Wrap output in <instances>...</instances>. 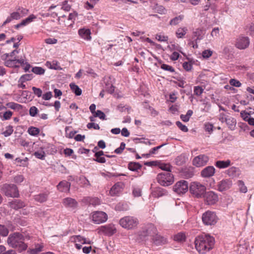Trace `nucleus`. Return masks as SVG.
Listing matches in <instances>:
<instances>
[{"mask_svg": "<svg viewBox=\"0 0 254 254\" xmlns=\"http://www.w3.org/2000/svg\"><path fill=\"white\" fill-rule=\"evenodd\" d=\"M9 231L6 227L3 225L0 224V235L2 237H6L8 235Z\"/></svg>", "mask_w": 254, "mask_h": 254, "instance_id": "nucleus-40", "label": "nucleus"}, {"mask_svg": "<svg viewBox=\"0 0 254 254\" xmlns=\"http://www.w3.org/2000/svg\"><path fill=\"white\" fill-rule=\"evenodd\" d=\"M186 237L183 233H179L174 236V240L176 241H182L185 240Z\"/></svg>", "mask_w": 254, "mask_h": 254, "instance_id": "nucleus-53", "label": "nucleus"}, {"mask_svg": "<svg viewBox=\"0 0 254 254\" xmlns=\"http://www.w3.org/2000/svg\"><path fill=\"white\" fill-rule=\"evenodd\" d=\"M141 189L137 187H134L132 190V194L134 197H138L141 195Z\"/></svg>", "mask_w": 254, "mask_h": 254, "instance_id": "nucleus-57", "label": "nucleus"}, {"mask_svg": "<svg viewBox=\"0 0 254 254\" xmlns=\"http://www.w3.org/2000/svg\"><path fill=\"white\" fill-rule=\"evenodd\" d=\"M173 190L178 194L185 193L188 190V183L184 180L180 181L174 186Z\"/></svg>", "mask_w": 254, "mask_h": 254, "instance_id": "nucleus-12", "label": "nucleus"}, {"mask_svg": "<svg viewBox=\"0 0 254 254\" xmlns=\"http://www.w3.org/2000/svg\"><path fill=\"white\" fill-rule=\"evenodd\" d=\"M156 39L160 42H167L168 40V37L161 34H157L156 35Z\"/></svg>", "mask_w": 254, "mask_h": 254, "instance_id": "nucleus-56", "label": "nucleus"}, {"mask_svg": "<svg viewBox=\"0 0 254 254\" xmlns=\"http://www.w3.org/2000/svg\"><path fill=\"white\" fill-rule=\"evenodd\" d=\"M119 223L122 227L127 229H131L137 225L138 221L137 218L127 216L121 218Z\"/></svg>", "mask_w": 254, "mask_h": 254, "instance_id": "nucleus-5", "label": "nucleus"}, {"mask_svg": "<svg viewBox=\"0 0 254 254\" xmlns=\"http://www.w3.org/2000/svg\"><path fill=\"white\" fill-rule=\"evenodd\" d=\"M231 165V162L230 160H218L215 162V166L220 169H225L228 168Z\"/></svg>", "mask_w": 254, "mask_h": 254, "instance_id": "nucleus-24", "label": "nucleus"}, {"mask_svg": "<svg viewBox=\"0 0 254 254\" xmlns=\"http://www.w3.org/2000/svg\"><path fill=\"white\" fill-rule=\"evenodd\" d=\"M239 128L244 131H248L250 128L246 123H239Z\"/></svg>", "mask_w": 254, "mask_h": 254, "instance_id": "nucleus-60", "label": "nucleus"}, {"mask_svg": "<svg viewBox=\"0 0 254 254\" xmlns=\"http://www.w3.org/2000/svg\"><path fill=\"white\" fill-rule=\"evenodd\" d=\"M24 237L19 233H14L8 236L7 242L12 248L17 249L19 252L25 251L27 245L24 243Z\"/></svg>", "mask_w": 254, "mask_h": 254, "instance_id": "nucleus-2", "label": "nucleus"}, {"mask_svg": "<svg viewBox=\"0 0 254 254\" xmlns=\"http://www.w3.org/2000/svg\"><path fill=\"white\" fill-rule=\"evenodd\" d=\"M141 167V165L137 162H130L128 164V168L129 170L132 171H136L138 172L137 176H141L143 174L142 172H138V170H140ZM136 177H137V176Z\"/></svg>", "mask_w": 254, "mask_h": 254, "instance_id": "nucleus-23", "label": "nucleus"}, {"mask_svg": "<svg viewBox=\"0 0 254 254\" xmlns=\"http://www.w3.org/2000/svg\"><path fill=\"white\" fill-rule=\"evenodd\" d=\"M193 38H195L196 42L203 38V31L202 29H196L192 33Z\"/></svg>", "mask_w": 254, "mask_h": 254, "instance_id": "nucleus-29", "label": "nucleus"}, {"mask_svg": "<svg viewBox=\"0 0 254 254\" xmlns=\"http://www.w3.org/2000/svg\"><path fill=\"white\" fill-rule=\"evenodd\" d=\"M203 91L204 89L201 86H196L194 87V94L197 96H200L203 93Z\"/></svg>", "mask_w": 254, "mask_h": 254, "instance_id": "nucleus-44", "label": "nucleus"}, {"mask_svg": "<svg viewBox=\"0 0 254 254\" xmlns=\"http://www.w3.org/2000/svg\"><path fill=\"white\" fill-rule=\"evenodd\" d=\"M184 177L186 179L191 178L193 175V171L191 169H185L183 172Z\"/></svg>", "mask_w": 254, "mask_h": 254, "instance_id": "nucleus-37", "label": "nucleus"}, {"mask_svg": "<svg viewBox=\"0 0 254 254\" xmlns=\"http://www.w3.org/2000/svg\"><path fill=\"white\" fill-rule=\"evenodd\" d=\"M116 231V228L113 224L103 226L100 228V231L108 236L113 235Z\"/></svg>", "mask_w": 254, "mask_h": 254, "instance_id": "nucleus-17", "label": "nucleus"}, {"mask_svg": "<svg viewBox=\"0 0 254 254\" xmlns=\"http://www.w3.org/2000/svg\"><path fill=\"white\" fill-rule=\"evenodd\" d=\"M177 127L183 131L187 132L188 131V128L186 126L183 125L181 122L177 121L176 123Z\"/></svg>", "mask_w": 254, "mask_h": 254, "instance_id": "nucleus-52", "label": "nucleus"}, {"mask_svg": "<svg viewBox=\"0 0 254 254\" xmlns=\"http://www.w3.org/2000/svg\"><path fill=\"white\" fill-rule=\"evenodd\" d=\"M237 171V168L235 167H232L227 170V174L229 176L233 177L236 175Z\"/></svg>", "mask_w": 254, "mask_h": 254, "instance_id": "nucleus-48", "label": "nucleus"}, {"mask_svg": "<svg viewBox=\"0 0 254 254\" xmlns=\"http://www.w3.org/2000/svg\"><path fill=\"white\" fill-rule=\"evenodd\" d=\"M107 215L102 211H96L93 213L92 220L96 224L105 222L107 220Z\"/></svg>", "mask_w": 254, "mask_h": 254, "instance_id": "nucleus-14", "label": "nucleus"}, {"mask_svg": "<svg viewBox=\"0 0 254 254\" xmlns=\"http://www.w3.org/2000/svg\"><path fill=\"white\" fill-rule=\"evenodd\" d=\"M209 157L205 154H200L195 157L192 160V164L196 167H200L207 164Z\"/></svg>", "mask_w": 254, "mask_h": 254, "instance_id": "nucleus-10", "label": "nucleus"}, {"mask_svg": "<svg viewBox=\"0 0 254 254\" xmlns=\"http://www.w3.org/2000/svg\"><path fill=\"white\" fill-rule=\"evenodd\" d=\"M161 68L171 72H174L175 71L174 68L172 66L166 64H162L161 65Z\"/></svg>", "mask_w": 254, "mask_h": 254, "instance_id": "nucleus-51", "label": "nucleus"}, {"mask_svg": "<svg viewBox=\"0 0 254 254\" xmlns=\"http://www.w3.org/2000/svg\"><path fill=\"white\" fill-rule=\"evenodd\" d=\"M28 10L24 8H18L16 12L11 13V16H21L27 14Z\"/></svg>", "mask_w": 254, "mask_h": 254, "instance_id": "nucleus-36", "label": "nucleus"}, {"mask_svg": "<svg viewBox=\"0 0 254 254\" xmlns=\"http://www.w3.org/2000/svg\"><path fill=\"white\" fill-rule=\"evenodd\" d=\"M219 119L222 123H226L227 122H228L230 121L229 118H228L226 117V116L224 114H220Z\"/></svg>", "mask_w": 254, "mask_h": 254, "instance_id": "nucleus-63", "label": "nucleus"}, {"mask_svg": "<svg viewBox=\"0 0 254 254\" xmlns=\"http://www.w3.org/2000/svg\"><path fill=\"white\" fill-rule=\"evenodd\" d=\"M157 180L159 184L163 186H168L174 182L173 175L170 172H162L158 174Z\"/></svg>", "mask_w": 254, "mask_h": 254, "instance_id": "nucleus-6", "label": "nucleus"}, {"mask_svg": "<svg viewBox=\"0 0 254 254\" xmlns=\"http://www.w3.org/2000/svg\"><path fill=\"white\" fill-rule=\"evenodd\" d=\"M188 160V157L185 154H181L177 156L175 159V164L178 166H181L185 164Z\"/></svg>", "mask_w": 254, "mask_h": 254, "instance_id": "nucleus-27", "label": "nucleus"}, {"mask_svg": "<svg viewBox=\"0 0 254 254\" xmlns=\"http://www.w3.org/2000/svg\"><path fill=\"white\" fill-rule=\"evenodd\" d=\"M69 86L73 92L77 96H79L82 93L81 89L75 83H71Z\"/></svg>", "mask_w": 254, "mask_h": 254, "instance_id": "nucleus-33", "label": "nucleus"}, {"mask_svg": "<svg viewBox=\"0 0 254 254\" xmlns=\"http://www.w3.org/2000/svg\"><path fill=\"white\" fill-rule=\"evenodd\" d=\"M43 244H37L35 245L34 248L29 249L28 252L30 254H37L43 250Z\"/></svg>", "mask_w": 254, "mask_h": 254, "instance_id": "nucleus-28", "label": "nucleus"}, {"mask_svg": "<svg viewBox=\"0 0 254 254\" xmlns=\"http://www.w3.org/2000/svg\"><path fill=\"white\" fill-rule=\"evenodd\" d=\"M9 206L14 209L17 210L25 206V203L18 199L14 200L9 203Z\"/></svg>", "mask_w": 254, "mask_h": 254, "instance_id": "nucleus-25", "label": "nucleus"}, {"mask_svg": "<svg viewBox=\"0 0 254 254\" xmlns=\"http://www.w3.org/2000/svg\"><path fill=\"white\" fill-rule=\"evenodd\" d=\"M13 127L11 126H8L5 128V130L2 132V134L5 137H7L10 136L13 132Z\"/></svg>", "mask_w": 254, "mask_h": 254, "instance_id": "nucleus-42", "label": "nucleus"}, {"mask_svg": "<svg viewBox=\"0 0 254 254\" xmlns=\"http://www.w3.org/2000/svg\"><path fill=\"white\" fill-rule=\"evenodd\" d=\"M232 186V182L230 180H223L218 183L217 185L218 190L219 191H223L229 189Z\"/></svg>", "mask_w": 254, "mask_h": 254, "instance_id": "nucleus-15", "label": "nucleus"}, {"mask_svg": "<svg viewBox=\"0 0 254 254\" xmlns=\"http://www.w3.org/2000/svg\"><path fill=\"white\" fill-rule=\"evenodd\" d=\"M71 242L75 243V248L77 250H80L82 248V245L85 244H91V241L87 240L84 237L80 235L73 236L71 237Z\"/></svg>", "mask_w": 254, "mask_h": 254, "instance_id": "nucleus-11", "label": "nucleus"}, {"mask_svg": "<svg viewBox=\"0 0 254 254\" xmlns=\"http://www.w3.org/2000/svg\"><path fill=\"white\" fill-rule=\"evenodd\" d=\"M32 90L34 93L38 97H40L42 95V91L41 89L35 87H32Z\"/></svg>", "mask_w": 254, "mask_h": 254, "instance_id": "nucleus-61", "label": "nucleus"}, {"mask_svg": "<svg viewBox=\"0 0 254 254\" xmlns=\"http://www.w3.org/2000/svg\"><path fill=\"white\" fill-rule=\"evenodd\" d=\"M203 223L205 225H214L218 220V217L214 212L206 211L203 213L201 217Z\"/></svg>", "mask_w": 254, "mask_h": 254, "instance_id": "nucleus-8", "label": "nucleus"}, {"mask_svg": "<svg viewBox=\"0 0 254 254\" xmlns=\"http://www.w3.org/2000/svg\"><path fill=\"white\" fill-rule=\"evenodd\" d=\"M27 132L30 135L36 136L39 134L40 129L36 127H30L28 128Z\"/></svg>", "mask_w": 254, "mask_h": 254, "instance_id": "nucleus-35", "label": "nucleus"}, {"mask_svg": "<svg viewBox=\"0 0 254 254\" xmlns=\"http://www.w3.org/2000/svg\"><path fill=\"white\" fill-rule=\"evenodd\" d=\"M188 29L187 27H180L178 28L176 32V35L178 38H182L187 33Z\"/></svg>", "mask_w": 254, "mask_h": 254, "instance_id": "nucleus-31", "label": "nucleus"}, {"mask_svg": "<svg viewBox=\"0 0 254 254\" xmlns=\"http://www.w3.org/2000/svg\"><path fill=\"white\" fill-rule=\"evenodd\" d=\"M203 196L206 203L208 205L214 204L218 201L217 194L212 191L205 192Z\"/></svg>", "mask_w": 254, "mask_h": 254, "instance_id": "nucleus-13", "label": "nucleus"}, {"mask_svg": "<svg viewBox=\"0 0 254 254\" xmlns=\"http://www.w3.org/2000/svg\"><path fill=\"white\" fill-rule=\"evenodd\" d=\"M78 34L81 38L85 40L90 41L91 39V31L89 29L81 28L79 29Z\"/></svg>", "mask_w": 254, "mask_h": 254, "instance_id": "nucleus-20", "label": "nucleus"}, {"mask_svg": "<svg viewBox=\"0 0 254 254\" xmlns=\"http://www.w3.org/2000/svg\"><path fill=\"white\" fill-rule=\"evenodd\" d=\"M12 112L10 111H6L3 113V120H7L11 118Z\"/></svg>", "mask_w": 254, "mask_h": 254, "instance_id": "nucleus-64", "label": "nucleus"}, {"mask_svg": "<svg viewBox=\"0 0 254 254\" xmlns=\"http://www.w3.org/2000/svg\"><path fill=\"white\" fill-rule=\"evenodd\" d=\"M38 112V110L35 106H32L29 109V114L31 117H35Z\"/></svg>", "mask_w": 254, "mask_h": 254, "instance_id": "nucleus-59", "label": "nucleus"}, {"mask_svg": "<svg viewBox=\"0 0 254 254\" xmlns=\"http://www.w3.org/2000/svg\"><path fill=\"white\" fill-rule=\"evenodd\" d=\"M126 146V144L124 142H122L120 144V146L119 148H117L115 149V152L117 154L121 153L123 150L125 149Z\"/></svg>", "mask_w": 254, "mask_h": 254, "instance_id": "nucleus-62", "label": "nucleus"}, {"mask_svg": "<svg viewBox=\"0 0 254 254\" xmlns=\"http://www.w3.org/2000/svg\"><path fill=\"white\" fill-rule=\"evenodd\" d=\"M247 191V188L245 185L244 182L239 180V191L243 193H246Z\"/></svg>", "mask_w": 254, "mask_h": 254, "instance_id": "nucleus-50", "label": "nucleus"}, {"mask_svg": "<svg viewBox=\"0 0 254 254\" xmlns=\"http://www.w3.org/2000/svg\"><path fill=\"white\" fill-rule=\"evenodd\" d=\"M32 71L36 74L42 75L45 72V70L41 67L35 66L32 68Z\"/></svg>", "mask_w": 254, "mask_h": 254, "instance_id": "nucleus-45", "label": "nucleus"}, {"mask_svg": "<svg viewBox=\"0 0 254 254\" xmlns=\"http://www.w3.org/2000/svg\"><path fill=\"white\" fill-rule=\"evenodd\" d=\"M36 17H28L24 20H23L20 23L17 24L14 26L15 28L16 29H18L19 28L25 26L27 24L30 23L32 21L33 18H36Z\"/></svg>", "mask_w": 254, "mask_h": 254, "instance_id": "nucleus-30", "label": "nucleus"}, {"mask_svg": "<svg viewBox=\"0 0 254 254\" xmlns=\"http://www.w3.org/2000/svg\"><path fill=\"white\" fill-rule=\"evenodd\" d=\"M214 243L213 237L209 235H202L195 238V247L200 254H205L213 248Z\"/></svg>", "mask_w": 254, "mask_h": 254, "instance_id": "nucleus-1", "label": "nucleus"}, {"mask_svg": "<svg viewBox=\"0 0 254 254\" xmlns=\"http://www.w3.org/2000/svg\"><path fill=\"white\" fill-rule=\"evenodd\" d=\"M6 106L13 110H19L21 108V105L14 102H9L6 104Z\"/></svg>", "mask_w": 254, "mask_h": 254, "instance_id": "nucleus-41", "label": "nucleus"}, {"mask_svg": "<svg viewBox=\"0 0 254 254\" xmlns=\"http://www.w3.org/2000/svg\"><path fill=\"white\" fill-rule=\"evenodd\" d=\"M64 205L66 208H75L77 206V202L75 199L71 197H66L63 199Z\"/></svg>", "mask_w": 254, "mask_h": 254, "instance_id": "nucleus-19", "label": "nucleus"}, {"mask_svg": "<svg viewBox=\"0 0 254 254\" xmlns=\"http://www.w3.org/2000/svg\"><path fill=\"white\" fill-rule=\"evenodd\" d=\"M183 20V17H174L169 22L171 26H175L179 24Z\"/></svg>", "mask_w": 254, "mask_h": 254, "instance_id": "nucleus-38", "label": "nucleus"}, {"mask_svg": "<svg viewBox=\"0 0 254 254\" xmlns=\"http://www.w3.org/2000/svg\"><path fill=\"white\" fill-rule=\"evenodd\" d=\"M152 240L156 245H163L166 244L167 242L166 238L159 235L157 232L152 237Z\"/></svg>", "mask_w": 254, "mask_h": 254, "instance_id": "nucleus-22", "label": "nucleus"}, {"mask_svg": "<svg viewBox=\"0 0 254 254\" xmlns=\"http://www.w3.org/2000/svg\"><path fill=\"white\" fill-rule=\"evenodd\" d=\"M157 232V229L152 224H148L138 233L136 241L140 242L146 239L148 236L152 237Z\"/></svg>", "mask_w": 254, "mask_h": 254, "instance_id": "nucleus-3", "label": "nucleus"}, {"mask_svg": "<svg viewBox=\"0 0 254 254\" xmlns=\"http://www.w3.org/2000/svg\"><path fill=\"white\" fill-rule=\"evenodd\" d=\"M1 190L6 196L17 197L19 196L17 187L13 184H5L2 185Z\"/></svg>", "mask_w": 254, "mask_h": 254, "instance_id": "nucleus-7", "label": "nucleus"}, {"mask_svg": "<svg viewBox=\"0 0 254 254\" xmlns=\"http://www.w3.org/2000/svg\"><path fill=\"white\" fill-rule=\"evenodd\" d=\"M161 170L165 171V172H170L171 171V166L169 164L160 163L158 162V165Z\"/></svg>", "mask_w": 254, "mask_h": 254, "instance_id": "nucleus-34", "label": "nucleus"}, {"mask_svg": "<svg viewBox=\"0 0 254 254\" xmlns=\"http://www.w3.org/2000/svg\"><path fill=\"white\" fill-rule=\"evenodd\" d=\"M70 187V183L66 181H63L58 184L57 188L61 192H67L69 190Z\"/></svg>", "mask_w": 254, "mask_h": 254, "instance_id": "nucleus-21", "label": "nucleus"}, {"mask_svg": "<svg viewBox=\"0 0 254 254\" xmlns=\"http://www.w3.org/2000/svg\"><path fill=\"white\" fill-rule=\"evenodd\" d=\"M230 121L227 122L226 123L229 127L231 129L233 130L236 125V121L234 118L230 117L229 118Z\"/></svg>", "mask_w": 254, "mask_h": 254, "instance_id": "nucleus-46", "label": "nucleus"}, {"mask_svg": "<svg viewBox=\"0 0 254 254\" xmlns=\"http://www.w3.org/2000/svg\"><path fill=\"white\" fill-rule=\"evenodd\" d=\"M95 117H98L100 119L104 120H106V116L105 114L100 110H97L95 113Z\"/></svg>", "mask_w": 254, "mask_h": 254, "instance_id": "nucleus-55", "label": "nucleus"}, {"mask_svg": "<svg viewBox=\"0 0 254 254\" xmlns=\"http://www.w3.org/2000/svg\"><path fill=\"white\" fill-rule=\"evenodd\" d=\"M48 194L46 193H40L34 196L35 200L40 203L45 202L47 200Z\"/></svg>", "mask_w": 254, "mask_h": 254, "instance_id": "nucleus-32", "label": "nucleus"}, {"mask_svg": "<svg viewBox=\"0 0 254 254\" xmlns=\"http://www.w3.org/2000/svg\"><path fill=\"white\" fill-rule=\"evenodd\" d=\"M246 30L250 35H254V23H251L246 26Z\"/></svg>", "mask_w": 254, "mask_h": 254, "instance_id": "nucleus-43", "label": "nucleus"}, {"mask_svg": "<svg viewBox=\"0 0 254 254\" xmlns=\"http://www.w3.org/2000/svg\"><path fill=\"white\" fill-rule=\"evenodd\" d=\"M123 190V185L122 183L118 182L116 183L111 189L110 194L112 196L118 195Z\"/></svg>", "mask_w": 254, "mask_h": 254, "instance_id": "nucleus-18", "label": "nucleus"}, {"mask_svg": "<svg viewBox=\"0 0 254 254\" xmlns=\"http://www.w3.org/2000/svg\"><path fill=\"white\" fill-rule=\"evenodd\" d=\"M215 169L212 166H207L201 171L200 175L203 178H208L214 176Z\"/></svg>", "mask_w": 254, "mask_h": 254, "instance_id": "nucleus-16", "label": "nucleus"}, {"mask_svg": "<svg viewBox=\"0 0 254 254\" xmlns=\"http://www.w3.org/2000/svg\"><path fill=\"white\" fill-rule=\"evenodd\" d=\"M43 150H45L48 154H54L57 151V150L53 144H47L46 145L41 147V150L35 151L34 153V155L38 159L44 160L45 158V152Z\"/></svg>", "mask_w": 254, "mask_h": 254, "instance_id": "nucleus-9", "label": "nucleus"}, {"mask_svg": "<svg viewBox=\"0 0 254 254\" xmlns=\"http://www.w3.org/2000/svg\"><path fill=\"white\" fill-rule=\"evenodd\" d=\"M250 45V39L248 37L239 38V49H245Z\"/></svg>", "mask_w": 254, "mask_h": 254, "instance_id": "nucleus-26", "label": "nucleus"}, {"mask_svg": "<svg viewBox=\"0 0 254 254\" xmlns=\"http://www.w3.org/2000/svg\"><path fill=\"white\" fill-rule=\"evenodd\" d=\"M190 191L195 197L200 198L206 192V187L198 182H192L190 187Z\"/></svg>", "mask_w": 254, "mask_h": 254, "instance_id": "nucleus-4", "label": "nucleus"}, {"mask_svg": "<svg viewBox=\"0 0 254 254\" xmlns=\"http://www.w3.org/2000/svg\"><path fill=\"white\" fill-rule=\"evenodd\" d=\"M33 76L32 74H26L23 75L20 77L18 82H24L26 81L30 80L33 78Z\"/></svg>", "mask_w": 254, "mask_h": 254, "instance_id": "nucleus-39", "label": "nucleus"}, {"mask_svg": "<svg viewBox=\"0 0 254 254\" xmlns=\"http://www.w3.org/2000/svg\"><path fill=\"white\" fill-rule=\"evenodd\" d=\"M212 51L210 50H205L202 53V56L204 59H208L212 55Z\"/></svg>", "mask_w": 254, "mask_h": 254, "instance_id": "nucleus-54", "label": "nucleus"}, {"mask_svg": "<svg viewBox=\"0 0 254 254\" xmlns=\"http://www.w3.org/2000/svg\"><path fill=\"white\" fill-rule=\"evenodd\" d=\"M241 116L243 119V120L246 122H247L249 119L251 118L250 113L246 112L245 111H241Z\"/></svg>", "mask_w": 254, "mask_h": 254, "instance_id": "nucleus-58", "label": "nucleus"}, {"mask_svg": "<svg viewBox=\"0 0 254 254\" xmlns=\"http://www.w3.org/2000/svg\"><path fill=\"white\" fill-rule=\"evenodd\" d=\"M16 59L13 60H7L4 62V65L7 67L16 66Z\"/></svg>", "mask_w": 254, "mask_h": 254, "instance_id": "nucleus-49", "label": "nucleus"}, {"mask_svg": "<svg viewBox=\"0 0 254 254\" xmlns=\"http://www.w3.org/2000/svg\"><path fill=\"white\" fill-rule=\"evenodd\" d=\"M88 199L89 204L93 206H96L100 203V200L97 197L88 198Z\"/></svg>", "mask_w": 254, "mask_h": 254, "instance_id": "nucleus-47", "label": "nucleus"}]
</instances>
